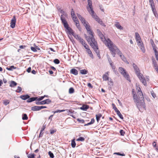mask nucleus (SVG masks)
<instances>
[{
    "label": "nucleus",
    "instance_id": "f257e3e1",
    "mask_svg": "<svg viewBox=\"0 0 158 158\" xmlns=\"http://www.w3.org/2000/svg\"><path fill=\"white\" fill-rule=\"evenodd\" d=\"M88 33L90 35V36L89 37H86V38L87 41L89 43L90 46L92 47L94 50L95 52L99 59L101 58V56L98 49V46L97 42L95 40V39L93 35V32L91 30L90 27L87 22L84 25Z\"/></svg>",
    "mask_w": 158,
    "mask_h": 158
},
{
    "label": "nucleus",
    "instance_id": "f03ea898",
    "mask_svg": "<svg viewBox=\"0 0 158 158\" xmlns=\"http://www.w3.org/2000/svg\"><path fill=\"white\" fill-rule=\"evenodd\" d=\"M108 42L109 43H108V47L110 50L113 56L114 57H115L116 54L117 53L120 56L123 61L127 63V64H128L129 63L126 60V58L123 55L122 53L121 52L116 45L114 44H111V43L110 41Z\"/></svg>",
    "mask_w": 158,
    "mask_h": 158
},
{
    "label": "nucleus",
    "instance_id": "7ed1b4c3",
    "mask_svg": "<svg viewBox=\"0 0 158 158\" xmlns=\"http://www.w3.org/2000/svg\"><path fill=\"white\" fill-rule=\"evenodd\" d=\"M140 94V96H139V101L136 103V105L139 110L142 112L143 110H146V107L142 93L140 92L139 94Z\"/></svg>",
    "mask_w": 158,
    "mask_h": 158
},
{
    "label": "nucleus",
    "instance_id": "20e7f679",
    "mask_svg": "<svg viewBox=\"0 0 158 158\" xmlns=\"http://www.w3.org/2000/svg\"><path fill=\"white\" fill-rule=\"evenodd\" d=\"M133 66L135 70L136 74L139 79L144 85H146L147 84L146 81L144 78L143 77L142 74L140 73V71L139 68L134 63L133 64Z\"/></svg>",
    "mask_w": 158,
    "mask_h": 158
},
{
    "label": "nucleus",
    "instance_id": "39448f33",
    "mask_svg": "<svg viewBox=\"0 0 158 158\" xmlns=\"http://www.w3.org/2000/svg\"><path fill=\"white\" fill-rule=\"evenodd\" d=\"M97 32L98 33V34L101 39L102 40V41L105 44L108 46V43L109 42L108 41H110L111 42V44H113L112 42L109 39H108L107 40H106L105 37H104L102 33V32L100 31L98 29L97 30Z\"/></svg>",
    "mask_w": 158,
    "mask_h": 158
},
{
    "label": "nucleus",
    "instance_id": "423d86ee",
    "mask_svg": "<svg viewBox=\"0 0 158 158\" xmlns=\"http://www.w3.org/2000/svg\"><path fill=\"white\" fill-rule=\"evenodd\" d=\"M119 71L128 81H130L129 76L124 69L122 67H120L119 69Z\"/></svg>",
    "mask_w": 158,
    "mask_h": 158
},
{
    "label": "nucleus",
    "instance_id": "0eeeda50",
    "mask_svg": "<svg viewBox=\"0 0 158 158\" xmlns=\"http://www.w3.org/2000/svg\"><path fill=\"white\" fill-rule=\"evenodd\" d=\"M68 16L67 14L61 15L60 16V19L64 26L68 24L66 20V18Z\"/></svg>",
    "mask_w": 158,
    "mask_h": 158
},
{
    "label": "nucleus",
    "instance_id": "6e6552de",
    "mask_svg": "<svg viewBox=\"0 0 158 158\" xmlns=\"http://www.w3.org/2000/svg\"><path fill=\"white\" fill-rule=\"evenodd\" d=\"M88 6H87V9L88 11L90 12V11L91 12V13L94 14V11L93 10V9L92 8V2L89 1V2H88Z\"/></svg>",
    "mask_w": 158,
    "mask_h": 158
},
{
    "label": "nucleus",
    "instance_id": "1a4fd4ad",
    "mask_svg": "<svg viewBox=\"0 0 158 158\" xmlns=\"http://www.w3.org/2000/svg\"><path fill=\"white\" fill-rule=\"evenodd\" d=\"M16 22V19L15 16H13V18L11 20L10 24V27L12 28H14L15 26V23Z\"/></svg>",
    "mask_w": 158,
    "mask_h": 158
},
{
    "label": "nucleus",
    "instance_id": "9d476101",
    "mask_svg": "<svg viewBox=\"0 0 158 158\" xmlns=\"http://www.w3.org/2000/svg\"><path fill=\"white\" fill-rule=\"evenodd\" d=\"M64 27L69 32L70 34H71L73 35L75 34L73 30L69 27L68 24L67 25L66 24V25L64 26Z\"/></svg>",
    "mask_w": 158,
    "mask_h": 158
},
{
    "label": "nucleus",
    "instance_id": "9b49d317",
    "mask_svg": "<svg viewBox=\"0 0 158 158\" xmlns=\"http://www.w3.org/2000/svg\"><path fill=\"white\" fill-rule=\"evenodd\" d=\"M109 72H107L105 73L102 76V78L103 79V81H109L110 80L109 78L108 77L109 75Z\"/></svg>",
    "mask_w": 158,
    "mask_h": 158
},
{
    "label": "nucleus",
    "instance_id": "f8f14e48",
    "mask_svg": "<svg viewBox=\"0 0 158 158\" xmlns=\"http://www.w3.org/2000/svg\"><path fill=\"white\" fill-rule=\"evenodd\" d=\"M70 73L71 74H73L74 75H76L78 74V71L75 69H72L70 71Z\"/></svg>",
    "mask_w": 158,
    "mask_h": 158
},
{
    "label": "nucleus",
    "instance_id": "ddd939ff",
    "mask_svg": "<svg viewBox=\"0 0 158 158\" xmlns=\"http://www.w3.org/2000/svg\"><path fill=\"white\" fill-rule=\"evenodd\" d=\"M138 96H140V95H138ZM133 98L134 100V102L135 103V104L139 101V98H138L137 96L136 95H135V94H134L133 95Z\"/></svg>",
    "mask_w": 158,
    "mask_h": 158
},
{
    "label": "nucleus",
    "instance_id": "4468645a",
    "mask_svg": "<svg viewBox=\"0 0 158 158\" xmlns=\"http://www.w3.org/2000/svg\"><path fill=\"white\" fill-rule=\"evenodd\" d=\"M135 39L137 41V42H139V41H141V39L140 37L138 32H136L135 33Z\"/></svg>",
    "mask_w": 158,
    "mask_h": 158
},
{
    "label": "nucleus",
    "instance_id": "2eb2a0df",
    "mask_svg": "<svg viewBox=\"0 0 158 158\" xmlns=\"http://www.w3.org/2000/svg\"><path fill=\"white\" fill-rule=\"evenodd\" d=\"M20 98L23 100H26L30 98V96L27 95H23L20 96Z\"/></svg>",
    "mask_w": 158,
    "mask_h": 158
},
{
    "label": "nucleus",
    "instance_id": "dca6fc26",
    "mask_svg": "<svg viewBox=\"0 0 158 158\" xmlns=\"http://www.w3.org/2000/svg\"><path fill=\"white\" fill-rule=\"evenodd\" d=\"M37 99V97H33L30 98H29L27 100V102H31L34 101H35Z\"/></svg>",
    "mask_w": 158,
    "mask_h": 158
},
{
    "label": "nucleus",
    "instance_id": "f3484780",
    "mask_svg": "<svg viewBox=\"0 0 158 158\" xmlns=\"http://www.w3.org/2000/svg\"><path fill=\"white\" fill-rule=\"evenodd\" d=\"M90 14L94 18L96 21H98L100 19L98 18V16L96 15H95V14H94H94L91 13V12H89Z\"/></svg>",
    "mask_w": 158,
    "mask_h": 158
},
{
    "label": "nucleus",
    "instance_id": "a211bd4d",
    "mask_svg": "<svg viewBox=\"0 0 158 158\" xmlns=\"http://www.w3.org/2000/svg\"><path fill=\"white\" fill-rule=\"evenodd\" d=\"M89 108V106L88 105H83L80 107V109L83 110H86Z\"/></svg>",
    "mask_w": 158,
    "mask_h": 158
},
{
    "label": "nucleus",
    "instance_id": "6ab92c4d",
    "mask_svg": "<svg viewBox=\"0 0 158 158\" xmlns=\"http://www.w3.org/2000/svg\"><path fill=\"white\" fill-rule=\"evenodd\" d=\"M115 26L118 29L120 30H123V27L119 24L118 22L115 24Z\"/></svg>",
    "mask_w": 158,
    "mask_h": 158
},
{
    "label": "nucleus",
    "instance_id": "aec40b11",
    "mask_svg": "<svg viewBox=\"0 0 158 158\" xmlns=\"http://www.w3.org/2000/svg\"><path fill=\"white\" fill-rule=\"evenodd\" d=\"M31 110L33 111L40 110V106H35L31 107Z\"/></svg>",
    "mask_w": 158,
    "mask_h": 158
},
{
    "label": "nucleus",
    "instance_id": "412c9836",
    "mask_svg": "<svg viewBox=\"0 0 158 158\" xmlns=\"http://www.w3.org/2000/svg\"><path fill=\"white\" fill-rule=\"evenodd\" d=\"M73 35L75 38H76L77 40L79 41L82 39L81 38V37L80 36H79L78 35L76 34H74Z\"/></svg>",
    "mask_w": 158,
    "mask_h": 158
},
{
    "label": "nucleus",
    "instance_id": "4be33fe9",
    "mask_svg": "<svg viewBox=\"0 0 158 158\" xmlns=\"http://www.w3.org/2000/svg\"><path fill=\"white\" fill-rule=\"evenodd\" d=\"M66 111L68 113H69L68 114L70 116L72 114H73L74 112V111L72 109L69 110L67 109V110H66Z\"/></svg>",
    "mask_w": 158,
    "mask_h": 158
},
{
    "label": "nucleus",
    "instance_id": "5701e85b",
    "mask_svg": "<svg viewBox=\"0 0 158 158\" xmlns=\"http://www.w3.org/2000/svg\"><path fill=\"white\" fill-rule=\"evenodd\" d=\"M86 52H87L88 53L89 55V56L90 57L92 58H93V55L92 54L91 51L90 50L89 48L87 49L86 50Z\"/></svg>",
    "mask_w": 158,
    "mask_h": 158
},
{
    "label": "nucleus",
    "instance_id": "b1692460",
    "mask_svg": "<svg viewBox=\"0 0 158 158\" xmlns=\"http://www.w3.org/2000/svg\"><path fill=\"white\" fill-rule=\"evenodd\" d=\"M75 25L77 27V28L79 29L80 31H81V28L80 26L78 21L75 22Z\"/></svg>",
    "mask_w": 158,
    "mask_h": 158
},
{
    "label": "nucleus",
    "instance_id": "393cba45",
    "mask_svg": "<svg viewBox=\"0 0 158 158\" xmlns=\"http://www.w3.org/2000/svg\"><path fill=\"white\" fill-rule=\"evenodd\" d=\"M75 139H73L71 141V146L73 148H74L75 147L76 145V143L75 141Z\"/></svg>",
    "mask_w": 158,
    "mask_h": 158
},
{
    "label": "nucleus",
    "instance_id": "a878e982",
    "mask_svg": "<svg viewBox=\"0 0 158 158\" xmlns=\"http://www.w3.org/2000/svg\"><path fill=\"white\" fill-rule=\"evenodd\" d=\"M102 115L101 114H96V119L97 121L98 122L100 120V118L102 117Z\"/></svg>",
    "mask_w": 158,
    "mask_h": 158
},
{
    "label": "nucleus",
    "instance_id": "bb28decb",
    "mask_svg": "<svg viewBox=\"0 0 158 158\" xmlns=\"http://www.w3.org/2000/svg\"><path fill=\"white\" fill-rule=\"evenodd\" d=\"M80 73L82 74H86L87 73L88 71L85 69L80 70Z\"/></svg>",
    "mask_w": 158,
    "mask_h": 158
},
{
    "label": "nucleus",
    "instance_id": "cd10ccee",
    "mask_svg": "<svg viewBox=\"0 0 158 158\" xmlns=\"http://www.w3.org/2000/svg\"><path fill=\"white\" fill-rule=\"evenodd\" d=\"M17 85V83L14 81H11L10 84V86L11 87H13Z\"/></svg>",
    "mask_w": 158,
    "mask_h": 158
},
{
    "label": "nucleus",
    "instance_id": "c85d7f7f",
    "mask_svg": "<svg viewBox=\"0 0 158 158\" xmlns=\"http://www.w3.org/2000/svg\"><path fill=\"white\" fill-rule=\"evenodd\" d=\"M116 112L117 113V114L120 118H121L122 119H123V115L121 114L119 110H118L117 112Z\"/></svg>",
    "mask_w": 158,
    "mask_h": 158
},
{
    "label": "nucleus",
    "instance_id": "c756f323",
    "mask_svg": "<svg viewBox=\"0 0 158 158\" xmlns=\"http://www.w3.org/2000/svg\"><path fill=\"white\" fill-rule=\"evenodd\" d=\"M45 102L44 101H42L41 102H39V101H38L37 102H36V104L37 105H44L45 104Z\"/></svg>",
    "mask_w": 158,
    "mask_h": 158
},
{
    "label": "nucleus",
    "instance_id": "7c9ffc66",
    "mask_svg": "<svg viewBox=\"0 0 158 158\" xmlns=\"http://www.w3.org/2000/svg\"><path fill=\"white\" fill-rule=\"evenodd\" d=\"M28 117L27 114H23L22 116V119L23 120H26L28 119Z\"/></svg>",
    "mask_w": 158,
    "mask_h": 158
},
{
    "label": "nucleus",
    "instance_id": "2f4dec72",
    "mask_svg": "<svg viewBox=\"0 0 158 158\" xmlns=\"http://www.w3.org/2000/svg\"><path fill=\"white\" fill-rule=\"evenodd\" d=\"M80 19L84 25L87 23V22L86 21L85 19L83 17H82L81 19Z\"/></svg>",
    "mask_w": 158,
    "mask_h": 158
},
{
    "label": "nucleus",
    "instance_id": "473e14b6",
    "mask_svg": "<svg viewBox=\"0 0 158 158\" xmlns=\"http://www.w3.org/2000/svg\"><path fill=\"white\" fill-rule=\"evenodd\" d=\"M16 67H15L14 66H11L9 68H6V69L8 70L12 71L13 69H16Z\"/></svg>",
    "mask_w": 158,
    "mask_h": 158
},
{
    "label": "nucleus",
    "instance_id": "72a5a7b5",
    "mask_svg": "<svg viewBox=\"0 0 158 158\" xmlns=\"http://www.w3.org/2000/svg\"><path fill=\"white\" fill-rule=\"evenodd\" d=\"M112 105L113 107V108L114 109L116 112L118 110L114 104L112 103Z\"/></svg>",
    "mask_w": 158,
    "mask_h": 158
},
{
    "label": "nucleus",
    "instance_id": "f704fd0d",
    "mask_svg": "<svg viewBox=\"0 0 158 158\" xmlns=\"http://www.w3.org/2000/svg\"><path fill=\"white\" fill-rule=\"evenodd\" d=\"M85 138L84 137H79L78 139H77L76 140L78 141H83L84 140Z\"/></svg>",
    "mask_w": 158,
    "mask_h": 158
},
{
    "label": "nucleus",
    "instance_id": "c9c22d12",
    "mask_svg": "<svg viewBox=\"0 0 158 158\" xmlns=\"http://www.w3.org/2000/svg\"><path fill=\"white\" fill-rule=\"evenodd\" d=\"M74 92V89L72 88L71 87L69 88V94H72Z\"/></svg>",
    "mask_w": 158,
    "mask_h": 158
},
{
    "label": "nucleus",
    "instance_id": "e433bc0d",
    "mask_svg": "<svg viewBox=\"0 0 158 158\" xmlns=\"http://www.w3.org/2000/svg\"><path fill=\"white\" fill-rule=\"evenodd\" d=\"M48 153L51 158H54V154L51 151H49L48 152Z\"/></svg>",
    "mask_w": 158,
    "mask_h": 158
},
{
    "label": "nucleus",
    "instance_id": "4c0bfd02",
    "mask_svg": "<svg viewBox=\"0 0 158 158\" xmlns=\"http://www.w3.org/2000/svg\"><path fill=\"white\" fill-rule=\"evenodd\" d=\"M9 103V101L8 100H6L3 102V104L5 106L7 105Z\"/></svg>",
    "mask_w": 158,
    "mask_h": 158
},
{
    "label": "nucleus",
    "instance_id": "58836bf2",
    "mask_svg": "<svg viewBox=\"0 0 158 158\" xmlns=\"http://www.w3.org/2000/svg\"><path fill=\"white\" fill-rule=\"evenodd\" d=\"M98 23H100V24L101 25H102L103 26H105V24L104 23H103V22H102V21L101 20H100V19H99L98 21H97Z\"/></svg>",
    "mask_w": 158,
    "mask_h": 158
},
{
    "label": "nucleus",
    "instance_id": "ea45409f",
    "mask_svg": "<svg viewBox=\"0 0 158 158\" xmlns=\"http://www.w3.org/2000/svg\"><path fill=\"white\" fill-rule=\"evenodd\" d=\"M110 64V65L113 70L115 71V67L114 65H113V63H111Z\"/></svg>",
    "mask_w": 158,
    "mask_h": 158
},
{
    "label": "nucleus",
    "instance_id": "a19ab883",
    "mask_svg": "<svg viewBox=\"0 0 158 158\" xmlns=\"http://www.w3.org/2000/svg\"><path fill=\"white\" fill-rule=\"evenodd\" d=\"M153 64L154 66L155 67V68L156 67H157L158 66L157 64V63H156V60H154L153 61Z\"/></svg>",
    "mask_w": 158,
    "mask_h": 158
},
{
    "label": "nucleus",
    "instance_id": "79ce46f5",
    "mask_svg": "<svg viewBox=\"0 0 158 158\" xmlns=\"http://www.w3.org/2000/svg\"><path fill=\"white\" fill-rule=\"evenodd\" d=\"M53 62L55 64H59L60 62V60L58 59H57L54 60Z\"/></svg>",
    "mask_w": 158,
    "mask_h": 158
},
{
    "label": "nucleus",
    "instance_id": "37998d69",
    "mask_svg": "<svg viewBox=\"0 0 158 158\" xmlns=\"http://www.w3.org/2000/svg\"><path fill=\"white\" fill-rule=\"evenodd\" d=\"M137 44L139 47L140 46H142L143 45V44L142 42V41H139V42H137Z\"/></svg>",
    "mask_w": 158,
    "mask_h": 158
},
{
    "label": "nucleus",
    "instance_id": "c03bdc74",
    "mask_svg": "<svg viewBox=\"0 0 158 158\" xmlns=\"http://www.w3.org/2000/svg\"><path fill=\"white\" fill-rule=\"evenodd\" d=\"M80 42L82 44L83 46L86 44L85 40L82 39L80 40Z\"/></svg>",
    "mask_w": 158,
    "mask_h": 158
},
{
    "label": "nucleus",
    "instance_id": "a18cd8bd",
    "mask_svg": "<svg viewBox=\"0 0 158 158\" xmlns=\"http://www.w3.org/2000/svg\"><path fill=\"white\" fill-rule=\"evenodd\" d=\"M110 80L108 81V84L110 85V86H112L113 85V82L112 81L111 79L110 78H109Z\"/></svg>",
    "mask_w": 158,
    "mask_h": 158
},
{
    "label": "nucleus",
    "instance_id": "49530a36",
    "mask_svg": "<svg viewBox=\"0 0 158 158\" xmlns=\"http://www.w3.org/2000/svg\"><path fill=\"white\" fill-rule=\"evenodd\" d=\"M22 88L21 87L18 86V89L16 91L18 93H20L22 91Z\"/></svg>",
    "mask_w": 158,
    "mask_h": 158
},
{
    "label": "nucleus",
    "instance_id": "de8ad7c7",
    "mask_svg": "<svg viewBox=\"0 0 158 158\" xmlns=\"http://www.w3.org/2000/svg\"><path fill=\"white\" fill-rule=\"evenodd\" d=\"M72 17L73 18V19L74 22L78 21L77 17L73 16Z\"/></svg>",
    "mask_w": 158,
    "mask_h": 158
},
{
    "label": "nucleus",
    "instance_id": "09e8293b",
    "mask_svg": "<svg viewBox=\"0 0 158 158\" xmlns=\"http://www.w3.org/2000/svg\"><path fill=\"white\" fill-rule=\"evenodd\" d=\"M77 120L79 122H80L81 123H84V122H85V121L83 119H82L78 118V119H77Z\"/></svg>",
    "mask_w": 158,
    "mask_h": 158
},
{
    "label": "nucleus",
    "instance_id": "8fccbe9b",
    "mask_svg": "<svg viewBox=\"0 0 158 158\" xmlns=\"http://www.w3.org/2000/svg\"><path fill=\"white\" fill-rule=\"evenodd\" d=\"M35 155L34 154H32L31 155H28L27 156L28 158H35Z\"/></svg>",
    "mask_w": 158,
    "mask_h": 158
},
{
    "label": "nucleus",
    "instance_id": "3c124183",
    "mask_svg": "<svg viewBox=\"0 0 158 158\" xmlns=\"http://www.w3.org/2000/svg\"><path fill=\"white\" fill-rule=\"evenodd\" d=\"M119 132L120 133V134L121 135L123 136L124 135V134H125V132L123 130H121Z\"/></svg>",
    "mask_w": 158,
    "mask_h": 158
},
{
    "label": "nucleus",
    "instance_id": "603ef678",
    "mask_svg": "<svg viewBox=\"0 0 158 158\" xmlns=\"http://www.w3.org/2000/svg\"><path fill=\"white\" fill-rule=\"evenodd\" d=\"M31 50L34 52H36L37 51V50L36 48L33 47H31Z\"/></svg>",
    "mask_w": 158,
    "mask_h": 158
},
{
    "label": "nucleus",
    "instance_id": "864d4df0",
    "mask_svg": "<svg viewBox=\"0 0 158 158\" xmlns=\"http://www.w3.org/2000/svg\"><path fill=\"white\" fill-rule=\"evenodd\" d=\"M44 101H45V102H46L45 103V104H48L50 102H51V100L50 99H46L45 100H44Z\"/></svg>",
    "mask_w": 158,
    "mask_h": 158
},
{
    "label": "nucleus",
    "instance_id": "5fc2aeb1",
    "mask_svg": "<svg viewBox=\"0 0 158 158\" xmlns=\"http://www.w3.org/2000/svg\"><path fill=\"white\" fill-rule=\"evenodd\" d=\"M114 154H116L118 155L121 156H125V155L124 153L121 154L119 152H116L114 153Z\"/></svg>",
    "mask_w": 158,
    "mask_h": 158
},
{
    "label": "nucleus",
    "instance_id": "6e6d98bb",
    "mask_svg": "<svg viewBox=\"0 0 158 158\" xmlns=\"http://www.w3.org/2000/svg\"><path fill=\"white\" fill-rule=\"evenodd\" d=\"M71 14L72 15V17H73V16H74L75 15L74 13V12L73 10V9H72L71 10Z\"/></svg>",
    "mask_w": 158,
    "mask_h": 158
},
{
    "label": "nucleus",
    "instance_id": "4d7b16f0",
    "mask_svg": "<svg viewBox=\"0 0 158 158\" xmlns=\"http://www.w3.org/2000/svg\"><path fill=\"white\" fill-rule=\"evenodd\" d=\"M107 58L110 64L111 63H113V62L112 61V60H111V58L110 57L108 56Z\"/></svg>",
    "mask_w": 158,
    "mask_h": 158
},
{
    "label": "nucleus",
    "instance_id": "13d9d810",
    "mask_svg": "<svg viewBox=\"0 0 158 158\" xmlns=\"http://www.w3.org/2000/svg\"><path fill=\"white\" fill-rule=\"evenodd\" d=\"M45 128H46L45 125H44L41 128V132H42L44 130V129Z\"/></svg>",
    "mask_w": 158,
    "mask_h": 158
},
{
    "label": "nucleus",
    "instance_id": "bf43d9fd",
    "mask_svg": "<svg viewBox=\"0 0 158 158\" xmlns=\"http://www.w3.org/2000/svg\"><path fill=\"white\" fill-rule=\"evenodd\" d=\"M66 111V110H56V112L57 113H60L63 112H64V111Z\"/></svg>",
    "mask_w": 158,
    "mask_h": 158
},
{
    "label": "nucleus",
    "instance_id": "052dcab7",
    "mask_svg": "<svg viewBox=\"0 0 158 158\" xmlns=\"http://www.w3.org/2000/svg\"><path fill=\"white\" fill-rule=\"evenodd\" d=\"M44 96H41L38 99V101H40L43 100L44 98Z\"/></svg>",
    "mask_w": 158,
    "mask_h": 158
},
{
    "label": "nucleus",
    "instance_id": "680f3d73",
    "mask_svg": "<svg viewBox=\"0 0 158 158\" xmlns=\"http://www.w3.org/2000/svg\"><path fill=\"white\" fill-rule=\"evenodd\" d=\"M140 49L144 53L145 52V48H144V46H143V47H142V48H140Z\"/></svg>",
    "mask_w": 158,
    "mask_h": 158
},
{
    "label": "nucleus",
    "instance_id": "e2e57ef3",
    "mask_svg": "<svg viewBox=\"0 0 158 158\" xmlns=\"http://www.w3.org/2000/svg\"><path fill=\"white\" fill-rule=\"evenodd\" d=\"M150 4L151 8L155 7L154 2H152V3H150Z\"/></svg>",
    "mask_w": 158,
    "mask_h": 158
},
{
    "label": "nucleus",
    "instance_id": "0e129e2a",
    "mask_svg": "<svg viewBox=\"0 0 158 158\" xmlns=\"http://www.w3.org/2000/svg\"><path fill=\"white\" fill-rule=\"evenodd\" d=\"M153 13L155 17L158 18V15L157 13V11L153 12Z\"/></svg>",
    "mask_w": 158,
    "mask_h": 158
},
{
    "label": "nucleus",
    "instance_id": "69168bd1",
    "mask_svg": "<svg viewBox=\"0 0 158 158\" xmlns=\"http://www.w3.org/2000/svg\"><path fill=\"white\" fill-rule=\"evenodd\" d=\"M19 48L21 49H24L26 47L25 45H20L19 46Z\"/></svg>",
    "mask_w": 158,
    "mask_h": 158
},
{
    "label": "nucleus",
    "instance_id": "338daca9",
    "mask_svg": "<svg viewBox=\"0 0 158 158\" xmlns=\"http://www.w3.org/2000/svg\"><path fill=\"white\" fill-rule=\"evenodd\" d=\"M83 46L86 50L89 48V46L86 44Z\"/></svg>",
    "mask_w": 158,
    "mask_h": 158
},
{
    "label": "nucleus",
    "instance_id": "774afa93",
    "mask_svg": "<svg viewBox=\"0 0 158 158\" xmlns=\"http://www.w3.org/2000/svg\"><path fill=\"white\" fill-rule=\"evenodd\" d=\"M152 145L153 146V147L154 148H156V143L155 142V141H154L153 143H152Z\"/></svg>",
    "mask_w": 158,
    "mask_h": 158
}]
</instances>
